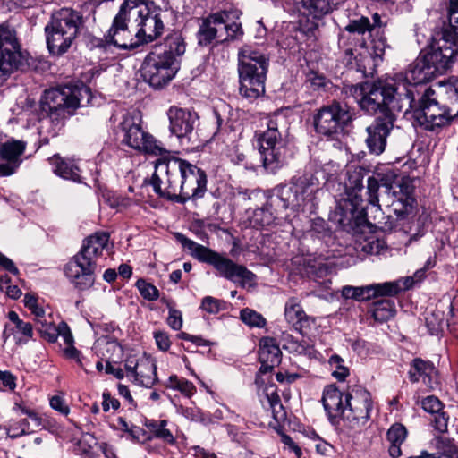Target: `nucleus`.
Listing matches in <instances>:
<instances>
[{
    "label": "nucleus",
    "instance_id": "obj_41",
    "mask_svg": "<svg viewBox=\"0 0 458 458\" xmlns=\"http://www.w3.org/2000/svg\"><path fill=\"white\" fill-rule=\"evenodd\" d=\"M257 388L259 391H262L263 394L266 395L269 406L272 410L274 419L276 420H283L285 417L286 413L281 403L280 396L277 393V386L270 381L267 382L266 379L264 378L263 386L259 388L257 386Z\"/></svg>",
    "mask_w": 458,
    "mask_h": 458
},
{
    "label": "nucleus",
    "instance_id": "obj_38",
    "mask_svg": "<svg viewBox=\"0 0 458 458\" xmlns=\"http://www.w3.org/2000/svg\"><path fill=\"white\" fill-rule=\"evenodd\" d=\"M167 424L168 421L166 420H156L152 419H146L144 426L149 430V434L146 437V440L150 441L153 438H157L167 445H175L176 439L170 429L166 428Z\"/></svg>",
    "mask_w": 458,
    "mask_h": 458
},
{
    "label": "nucleus",
    "instance_id": "obj_63",
    "mask_svg": "<svg viewBox=\"0 0 458 458\" xmlns=\"http://www.w3.org/2000/svg\"><path fill=\"white\" fill-rule=\"evenodd\" d=\"M166 323L173 330H180L183 325L182 311L176 309H170Z\"/></svg>",
    "mask_w": 458,
    "mask_h": 458
},
{
    "label": "nucleus",
    "instance_id": "obj_61",
    "mask_svg": "<svg viewBox=\"0 0 458 458\" xmlns=\"http://www.w3.org/2000/svg\"><path fill=\"white\" fill-rule=\"evenodd\" d=\"M153 337L158 350L167 352L172 344L170 335L164 330H157L153 332Z\"/></svg>",
    "mask_w": 458,
    "mask_h": 458
},
{
    "label": "nucleus",
    "instance_id": "obj_13",
    "mask_svg": "<svg viewBox=\"0 0 458 458\" xmlns=\"http://www.w3.org/2000/svg\"><path fill=\"white\" fill-rule=\"evenodd\" d=\"M342 92L354 98L363 112L374 114L380 106L389 105L396 89L394 88V78L388 77L371 82L345 85Z\"/></svg>",
    "mask_w": 458,
    "mask_h": 458
},
{
    "label": "nucleus",
    "instance_id": "obj_9",
    "mask_svg": "<svg viewBox=\"0 0 458 458\" xmlns=\"http://www.w3.org/2000/svg\"><path fill=\"white\" fill-rule=\"evenodd\" d=\"M369 172V169L361 165H352L347 167V198L338 203L333 215V219L344 230L353 229L364 219L361 191L364 189L363 179Z\"/></svg>",
    "mask_w": 458,
    "mask_h": 458
},
{
    "label": "nucleus",
    "instance_id": "obj_11",
    "mask_svg": "<svg viewBox=\"0 0 458 458\" xmlns=\"http://www.w3.org/2000/svg\"><path fill=\"white\" fill-rule=\"evenodd\" d=\"M355 119L354 107L344 101L334 99L314 111L312 125L318 137L335 140L349 133Z\"/></svg>",
    "mask_w": 458,
    "mask_h": 458
},
{
    "label": "nucleus",
    "instance_id": "obj_50",
    "mask_svg": "<svg viewBox=\"0 0 458 458\" xmlns=\"http://www.w3.org/2000/svg\"><path fill=\"white\" fill-rule=\"evenodd\" d=\"M135 286L137 287L142 298L147 301H153L159 298L158 289L154 284L147 282L143 278L138 279Z\"/></svg>",
    "mask_w": 458,
    "mask_h": 458
},
{
    "label": "nucleus",
    "instance_id": "obj_56",
    "mask_svg": "<svg viewBox=\"0 0 458 458\" xmlns=\"http://www.w3.org/2000/svg\"><path fill=\"white\" fill-rule=\"evenodd\" d=\"M318 27L317 21L310 20L307 15H302L298 20L296 30L305 36H312Z\"/></svg>",
    "mask_w": 458,
    "mask_h": 458
},
{
    "label": "nucleus",
    "instance_id": "obj_33",
    "mask_svg": "<svg viewBox=\"0 0 458 458\" xmlns=\"http://www.w3.org/2000/svg\"><path fill=\"white\" fill-rule=\"evenodd\" d=\"M388 192L387 198L390 199H398L410 203H416L414 197L415 185L414 180L410 177H403L399 182L386 186Z\"/></svg>",
    "mask_w": 458,
    "mask_h": 458
},
{
    "label": "nucleus",
    "instance_id": "obj_49",
    "mask_svg": "<svg viewBox=\"0 0 458 458\" xmlns=\"http://www.w3.org/2000/svg\"><path fill=\"white\" fill-rule=\"evenodd\" d=\"M328 362L332 368H335V370L332 372V376L338 381H344L350 375L349 369L344 365V361L339 355H332L329 358Z\"/></svg>",
    "mask_w": 458,
    "mask_h": 458
},
{
    "label": "nucleus",
    "instance_id": "obj_24",
    "mask_svg": "<svg viewBox=\"0 0 458 458\" xmlns=\"http://www.w3.org/2000/svg\"><path fill=\"white\" fill-rule=\"evenodd\" d=\"M282 352L276 340L273 337H262L259 341V360L260 368L255 377V385L261 388L264 376L270 373L281 362Z\"/></svg>",
    "mask_w": 458,
    "mask_h": 458
},
{
    "label": "nucleus",
    "instance_id": "obj_54",
    "mask_svg": "<svg viewBox=\"0 0 458 458\" xmlns=\"http://www.w3.org/2000/svg\"><path fill=\"white\" fill-rule=\"evenodd\" d=\"M225 301L212 296H206L202 299L200 308L208 314H217L225 309Z\"/></svg>",
    "mask_w": 458,
    "mask_h": 458
},
{
    "label": "nucleus",
    "instance_id": "obj_30",
    "mask_svg": "<svg viewBox=\"0 0 458 458\" xmlns=\"http://www.w3.org/2000/svg\"><path fill=\"white\" fill-rule=\"evenodd\" d=\"M229 11L222 10L209 13L201 19L199 30L196 33L198 45L201 47L211 46L218 37L217 25H222L229 18Z\"/></svg>",
    "mask_w": 458,
    "mask_h": 458
},
{
    "label": "nucleus",
    "instance_id": "obj_16",
    "mask_svg": "<svg viewBox=\"0 0 458 458\" xmlns=\"http://www.w3.org/2000/svg\"><path fill=\"white\" fill-rule=\"evenodd\" d=\"M179 157L170 155H162L155 161V171L148 184L159 198L176 202L179 192Z\"/></svg>",
    "mask_w": 458,
    "mask_h": 458
},
{
    "label": "nucleus",
    "instance_id": "obj_32",
    "mask_svg": "<svg viewBox=\"0 0 458 458\" xmlns=\"http://www.w3.org/2000/svg\"><path fill=\"white\" fill-rule=\"evenodd\" d=\"M48 162L57 176L74 182H82L81 170L74 159L62 157L55 154L48 158Z\"/></svg>",
    "mask_w": 458,
    "mask_h": 458
},
{
    "label": "nucleus",
    "instance_id": "obj_23",
    "mask_svg": "<svg viewBox=\"0 0 458 458\" xmlns=\"http://www.w3.org/2000/svg\"><path fill=\"white\" fill-rule=\"evenodd\" d=\"M401 291L398 283L385 282L379 284H371L364 286L343 287L342 295L345 299H352L356 301H367L378 297L396 296Z\"/></svg>",
    "mask_w": 458,
    "mask_h": 458
},
{
    "label": "nucleus",
    "instance_id": "obj_44",
    "mask_svg": "<svg viewBox=\"0 0 458 458\" xmlns=\"http://www.w3.org/2000/svg\"><path fill=\"white\" fill-rule=\"evenodd\" d=\"M241 320L250 327H264L267 324L265 318L259 312L246 308L240 312Z\"/></svg>",
    "mask_w": 458,
    "mask_h": 458
},
{
    "label": "nucleus",
    "instance_id": "obj_10",
    "mask_svg": "<svg viewBox=\"0 0 458 458\" xmlns=\"http://www.w3.org/2000/svg\"><path fill=\"white\" fill-rule=\"evenodd\" d=\"M175 238L191 255L199 262L212 266L216 275L233 283L245 284L251 282L255 275L244 265L238 264L224 253H219L210 248L203 246L182 233H176Z\"/></svg>",
    "mask_w": 458,
    "mask_h": 458
},
{
    "label": "nucleus",
    "instance_id": "obj_29",
    "mask_svg": "<svg viewBox=\"0 0 458 458\" xmlns=\"http://www.w3.org/2000/svg\"><path fill=\"white\" fill-rule=\"evenodd\" d=\"M27 143L23 140H10L0 145V159L4 163L0 164L2 177L10 176L16 173L25 152Z\"/></svg>",
    "mask_w": 458,
    "mask_h": 458
},
{
    "label": "nucleus",
    "instance_id": "obj_47",
    "mask_svg": "<svg viewBox=\"0 0 458 458\" xmlns=\"http://www.w3.org/2000/svg\"><path fill=\"white\" fill-rule=\"evenodd\" d=\"M106 199L113 208H127L137 203L135 199L115 191L108 192Z\"/></svg>",
    "mask_w": 458,
    "mask_h": 458
},
{
    "label": "nucleus",
    "instance_id": "obj_18",
    "mask_svg": "<svg viewBox=\"0 0 458 458\" xmlns=\"http://www.w3.org/2000/svg\"><path fill=\"white\" fill-rule=\"evenodd\" d=\"M396 106H400L399 98L396 100L394 97L391 98L389 105L380 106L375 114L377 116L371 124L367 127L366 131L368 136L366 143L371 153L378 155L385 150L386 139L393 130L395 122L394 113H400L398 109L395 108Z\"/></svg>",
    "mask_w": 458,
    "mask_h": 458
},
{
    "label": "nucleus",
    "instance_id": "obj_14",
    "mask_svg": "<svg viewBox=\"0 0 458 458\" xmlns=\"http://www.w3.org/2000/svg\"><path fill=\"white\" fill-rule=\"evenodd\" d=\"M374 401L371 393L360 384L348 385L344 391V430L349 436L361 432L371 418Z\"/></svg>",
    "mask_w": 458,
    "mask_h": 458
},
{
    "label": "nucleus",
    "instance_id": "obj_58",
    "mask_svg": "<svg viewBox=\"0 0 458 458\" xmlns=\"http://www.w3.org/2000/svg\"><path fill=\"white\" fill-rule=\"evenodd\" d=\"M449 415L447 412L442 411L435 415L431 420V425L440 434L446 433L448 431Z\"/></svg>",
    "mask_w": 458,
    "mask_h": 458
},
{
    "label": "nucleus",
    "instance_id": "obj_39",
    "mask_svg": "<svg viewBox=\"0 0 458 458\" xmlns=\"http://www.w3.org/2000/svg\"><path fill=\"white\" fill-rule=\"evenodd\" d=\"M59 336L62 338L65 345L63 349L64 357L67 359L76 360V362L81 368H82L84 370H87L83 365L81 357V352L74 346V338L71 331V328L65 321H61L59 323L58 337Z\"/></svg>",
    "mask_w": 458,
    "mask_h": 458
},
{
    "label": "nucleus",
    "instance_id": "obj_59",
    "mask_svg": "<svg viewBox=\"0 0 458 458\" xmlns=\"http://www.w3.org/2000/svg\"><path fill=\"white\" fill-rule=\"evenodd\" d=\"M445 309L448 310L450 315V318L446 319V327L454 337L458 338V309L454 308L452 301L445 304Z\"/></svg>",
    "mask_w": 458,
    "mask_h": 458
},
{
    "label": "nucleus",
    "instance_id": "obj_46",
    "mask_svg": "<svg viewBox=\"0 0 458 458\" xmlns=\"http://www.w3.org/2000/svg\"><path fill=\"white\" fill-rule=\"evenodd\" d=\"M222 24L225 26L226 36L223 39L219 40L218 43L223 44L242 40L244 35V30L241 22L233 21L231 23H227L226 21L225 23Z\"/></svg>",
    "mask_w": 458,
    "mask_h": 458
},
{
    "label": "nucleus",
    "instance_id": "obj_3",
    "mask_svg": "<svg viewBox=\"0 0 458 458\" xmlns=\"http://www.w3.org/2000/svg\"><path fill=\"white\" fill-rule=\"evenodd\" d=\"M91 89L83 83L58 86L44 90L39 101V130L52 137L59 135L67 115L89 104Z\"/></svg>",
    "mask_w": 458,
    "mask_h": 458
},
{
    "label": "nucleus",
    "instance_id": "obj_45",
    "mask_svg": "<svg viewBox=\"0 0 458 458\" xmlns=\"http://www.w3.org/2000/svg\"><path fill=\"white\" fill-rule=\"evenodd\" d=\"M17 344H27L33 337V327L31 323L21 321L12 329Z\"/></svg>",
    "mask_w": 458,
    "mask_h": 458
},
{
    "label": "nucleus",
    "instance_id": "obj_57",
    "mask_svg": "<svg viewBox=\"0 0 458 458\" xmlns=\"http://www.w3.org/2000/svg\"><path fill=\"white\" fill-rule=\"evenodd\" d=\"M86 46L89 50L99 49L104 53H106L111 47L109 41L107 40L106 34L104 36V38L89 36L86 39Z\"/></svg>",
    "mask_w": 458,
    "mask_h": 458
},
{
    "label": "nucleus",
    "instance_id": "obj_1",
    "mask_svg": "<svg viewBox=\"0 0 458 458\" xmlns=\"http://www.w3.org/2000/svg\"><path fill=\"white\" fill-rule=\"evenodd\" d=\"M387 22L377 13L369 17L350 19L339 34L338 46L344 62L350 70L372 77L383 62L386 49L390 47L386 35Z\"/></svg>",
    "mask_w": 458,
    "mask_h": 458
},
{
    "label": "nucleus",
    "instance_id": "obj_17",
    "mask_svg": "<svg viewBox=\"0 0 458 458\" xmlns=\"http://www.w3.org/2000/svg\"><path fill=\"white\" fill-rule=\"evenodd\" d=\"M28 52L22 49L16 30L8 23L0 24V72L4 75L22 70L28 64Z\"/></svg>",
    "mask_w": 458,
    "mask_h": 458
},
{
    "label": "nucleus",
    "instance_id": "obj_35",
    "mask_svg": "<svg viewBox=\"0 0 458 458\" xmlns=\"http://www.w3.org/2000/svg\"><path fill=\"white\" fill-rule=\"evenodd\" d=\"M368 314L379 324L387 322L396 314V306L394 300L385 298L373 301L369 309Z\"/></svg>",
    "mask_w": 458,
    "mask_h": 458
},
{
    "label": "nucleus",
    "instance_id": "obj_31",
    "mask_svg": "<svg viewBox=\"0 0 458 458\" xmlns=\"http://www.w3.org/2000/svg\"><path fill=\"white\" fill-rule=\"evenodd\" d=\"M284 318L287 323L302 335H307L314 323V319L305 313L301 301L296 297L289 298L285 302Z\"/></svg>",
    "mask_w": 458,
    "mask_h": 458
},
{
    "label": "nucleus",
    "instance_id": "obj_6",
    "mask_svg": "<svg viewBox=\"0 0 458 458\" xmlns=\"http://www.w3.org/2000/svg\"><path fill=\"white\" fill-rule=\"evenodd\" d=\"M269 58L259 50L242 48L238 53L239 95L253 103L266 93Z\"/></svg>",
    "mask_w": 458,
    "mask_h": 458
},
{
    "label": "nucleus",
    "instance_id": "obj_27",
    "mask_svg": "<svg viewBox=\"0 0 458 458\" xmlns=\"http://www.w3.org/2000/svg\"><path fill=\"white\" fill-rule=\"evenodd\" d=\"M321 403L332 425H338L340 420L344 422V391H341L335 384L327 385L322 392Z\"/></svg>",
    "mask_w": 458,
    "mask_h": 458
},
{
    "label": "nucleus",
    "instance_id": "obj_52",
    "mask_svg": "<svg viewBox=\"0 0 458 458\" xmlns=\"http://www.w3.org/2000/svg\"><path fill=\"white\" fill-rule=\"evenodd\" d=\"M415 203L402 201L398 199H391L387 204L390 210L396 216L398 219H403L409 213L411 212Z\"/></svg>",
    "mask_w": 458,
    "mask_h": 458
},
{
    "label": "nucleus",
    "instance_id": "obj_25",
    "mask_svg": "<svg viewBox=\"0 0 458 458\" xmlns=\"http://www.w3.org/2000/svg\"><path fill=\"white\" fill-rule=\"evenodd\" d=\"M167 116L170 132L175 135L182 143L185 140L190 141L198 119L197 114L186 108L172 106L167 110Z\"/></svg>",
    "mask_w": 458,
    "mask_h": 458
},
{
    "label": "nucleus",
    "instance_id": "obj_22",
    "mask_svg": "<svg viewBox=\"0 0 458 458\" xmlns=\"http://www.w3.org/2000/svg\"><path fill=\"white\" fill-rule=\"evenodd\" d=\"M128 4L124 1L119 7V11L114 16L110 29L107 30V40L110 46L116 47L124 50H136L141 44L139 38H133L129 30V22L131 19L129 17Z\"/></svg>",
    "mask_w": 458,
    "mask_h": 458
},
{
    "label": "nucleus",
    "instance_id": "obj_7",
    "mask_svg": "<svg viewBox=\"0 0 458 458\" xmlns=\"http://www.w3.org/2000/svg\"><path fill=\"white\" fill-rule=\"evenodd\" d=\"M83 23L82 14L72 8L63 7L54 11L44 28L49 53L54 56H62L67 53Z\"/></svg>",
    "mask_w": 458,
    "mask_h": 458
},
{
    "label": "nucleus",
    "instance_id": "obj_64",
    "mask_svg": "<svg viewBox=\"0 0 458 458\" xmlns=\"http://www.w3.org/2000/svg\"><path fill=\"white\" fill-rule=\"evenodd\" d=\"M307 80L313 86L314 89H319L321 88H325L327 85V78L324 74L318 73L314 71H310L307 74Z\"/></svg>",
    "mask_w": 458,
    "mask_h": 458
},
{
    "label": "nucleus",
    "instance_id": "obj_60",
    "mask_svg": "<svg viewBox=\"0 0 458 458\" xmlns=\"http://www.w3.org/2000/svg\"><path fill=\"white\" fill-rule=\"evenodd\" d=\"M310 231L320 238L328 235L330 229L326 220L321 217H315L310 221Z\"/></svg>",
    "mask_w": 458,
    "mask_h": 458
},
{
    "label": "nucleus",
    "instance_id": "obj_62",
    "mask_svg": "<svg viewBox=\"0 0 458 458\" xmlns=\"http://www.w3.org/2000/svg\"><path fill=\"white\" fill-rule=\"evenodd\" d=\"M50 407L59 412L63 416H68L70 413V408L66 404L65 400L61 395H54L49 399Z\"/></svg>",
    "mask_w": 458,
    "mask_h": 458
},
{
    "label": "nucleus",
    "instance_id": "obj_55",
    "mask_svg": "<svg viewBox=\"0 0 458 458\" xmlns=\"http://www.w3.org/2000/svg\"><path fill=\"white\" fill-rule=\"evenodd\" d=\"M380 184L378 180L374 176H370L367 180V195L369 204L376 207H379L378 191Z\"/></svg>",
    "mask_w": 458,
    "mask_h": 458
},
{
    "label": "nucleus",
    "instance_id": "obj_53",
    "mask_svg": "<svg viewBox=\"0 0 458 458\" xmlns=\"http://www.w3.org/2000/svg\"><path fill=\"white\" fill-rule=\"evenodd\" d=\"M421 408L428 413L435 415L444 411L445 404L435 395H428L421 400Z\"/></svg>",
    "mask_w": 458,
    "mask_h": 458
},
{
    "label": "nucleus",
    "instance_id": "obj_26",
    "mask_svg": "<svg viewBox=\"0 0 458 458\" xmlns=\"http://www.w3.org/2000/svg\"><path fill=\"white\" fill-rule=\"evenodd\" d=\"M408 377L411 383L421 382L429 390H435L440 386L439 371L429 360L419 357L412 359Z\"/></svg>",
    "mask_w": 458,
    "mask_h": 458
},
{
    "label": "nucleus",
    "instance_id": "obj_5",
    "mask_svg": "<svg viewBox=\"0 0 458 458\" xmlns=\"http://www.w3.org/2000/svg\"><path fill=\"white\" fill-rule=\"evenodd\" d=\"M109 239V233L104 231L90 234L83 240L80 250L64 265V273L76 290L83 292L94 285L98 261Z\"/></svg>",
    "mask_w": 458,
    "mask_h": 458
},
{
    "label": "nucleus",
    "instance_id": "obj_2",
    "mask_svg": "<svg viewBox=\"0 0 458 458\" xmlns=\"http://www.w3.org/2000/svg\"><path fill=\"white\" fill-rule=\"evenodd\" d=\"M319 181L311 172L304 170L293 176L288 183L277 185L266 203L248 216L249 225L257 230L269 228L281 218L283 211L314 212Z\"/></svg>",
    "mask_w": 458,
    "mask_h": 458
},
{
    "label": "nucleus",
    "instance_id": "obj_34",
    "mask_svg": "<svg viewBox=\"0 0 458 458\" xmlns=\"http://www.w3.org/2000/svg\"><path fill=\"white\" fill-rule=\"evenodd\" d=\"M408 437L406 427L399 422L390 426L386 431V438L388 442V453L392 458H398L402 455L401 446Z\"/></svg>",
    "mask_w": 458,
    "mask_h": 458
},
{
    "label": "nucleus",
    "instance_id": "obj_36",
    "mask_svg": "<svg viewBox=\"0 0 458 458\" xmlns=\"http://www.w3.org/2000/svg\"><path fill=\"white\" fill-rule=\"evenodd\" d=\"M131 380L141 386H153L158 381L156 362L148 359H141Z\"/></svg>",
    "mask_w": 458,
    "mask_h": 458
},
{
    "label": "nucleus",
    "instance_id": "obj_19",
    "mask_svg": "<svg viewBox=\"0 0 458 458\" xmlns=\"http://www.w3.org/2000/svg\"><path fill=\"white\" fill-rule=\"evenodd\" d=\"M179 192L176 202L184 204L189 200L202 199L207 191L206 172L196 165L179 157Z\"/></svg>",
    "mask_w": 458,
    "mask_h": 458
},
{
    "label": "nucleus",
    "instance_id": "obj_51",
    "mask_svg": "<svg viewBox=\"0 0 458 458\" xmlns=\"http://www.w3.org/2000/svg\"><path fill=\"white\" fill-rule=\"evenodd\" d=\"M38 322L40 323L38 331L41 336L49 343H55L58 339L59 324L55 326L54 323L46 320H39Z\"/></svg>",
    "mask_w": 458,
    "mask_h": 458
},
{
    "label": "nucleus",
    "instance_id": "obj_12",
    "mask_svg": "<svg viewBox=\"0 0 458 458\" xmlns=\"http://www.w3.org/2000/svg\"><path fill=\"white\" fill-rule=\"evenodd\" d=\"M128 4V14L131 24L135 26L134 38H139L141 46L148 44L162 36L165 30L163 10L153 0H124Z\"/></svg>",
    "mask_w": 458,
    "mask_h": 458
},
{
    "label": "nucleus",
    "instance_id": "obj_4",
    "mask_svg": "<svg viewBox=\"0 0 458 458\" xmlns=\"http://www.w3.org/2000/svg\"><path fill=\"white\" fill-rule=\"evenodd\" d=\"M449 23L435 27L427 46L420 50L438 76L445 75L458 62V0H449Z\"/></svg>",
    "mask_w": 458,
    "mask_h": 458
},
{
    "label": "nucleus",
    "instance_id": "obj_8",
    "mask_svg": "<svg viewBox=\"0 0 458 458\" xmlns=\"http://www.w3.org/2000/svg\"><path fill=\"white\" fill-rule=\"evenodd\" d=\"M266 129L255 132L257 146L266 170L275 173L287 163L289 148L281 130L285 120L280 114H267Z\"/></svg>",
    "mask_w": 458,
    "mask_h": 458
},
{
    "label": "nucleus",
    "instance_id": "obj_28",
    "mask_svg": "<svg viewBox=\"0 0 458 458\" xmlns=\"http://www.w3.org/2000/svg\"><path fill=\"white\" fill-rule=\"evenodd\" d=\"M151 51L180 67L181 57L186 51V42L182 33L179 30H172L164 38L162 42L156 44Z\"/></svg>",
    "mask_w": 458,
    "mask_h": 458
},
{
    "label": "nucleus",
    "instance_id": "obj_20",
    "mask_svg": "<svg viewBox=\"0 0 458 458\" xmlns=\"http://www.w3.org/2000/svg\"><path fill=\"white\" fill-rule=\"evenodd\" d=\"M438 77L433 67L426 61L423 55L420 52L418 57L409 64L404 72V79L397 82L394 79V88L396 89L394 98L398 99L403 97H408L406 90H411L415 94L414 97L422 94V85L426 84L435 78Z\"/></svg>",
    "mask_w": 458,
    "mask_h": 458
},
{
    "label": "nucleus",
    "instance_id": "obj_15",
    "mask_svg": "<svg viewBox=\"0 0 458 458\" xmlns=\"http://www.w3.org/2000/svg\"><path fill=\"white\" fill-rule=\"evenodd\" d=\"M118 133L121 134V143L131 148L155 156L167 153L152 135L142 129L141 117L135 111L123 115L118 125Z\"/></svg>",
    "mask_w": 458,
    "mask_h": 458
},
{
    "label": "nucleus",
    "instance_id": "obj_21",
    "mask_svg": "<svg viewBox=\"0 0 458 458\" xmlns=\"http://www.w3.org/2000/svg\"><path fill=\"white\" fill-rule=\"evenodd\" d=\"M180 67L173 62L163 59L150 51L141 65L143 81L155 89H160L167 85L176 75Z\"/></svg>",
    "mask_w": 458,
    "mask_h": 458
},
{
    "label": "nucleus",
    "instance_id": "obj_48",
    "mask_svg": "<svg viewBox=\"0 0 458 458\" xmlns=\"http://www.w3.org/2000/svg\"><path fill=\"white\" fill-rule=\"evenodd\" d=\"M30 425L28 419H21L16 422L10 424L6 430L8 437L16 439L22 436H27L31 433Z\"/></svg>",
    "mask_w": 458,
    "mask_h": 458
},
{
    "label": "nucleus",
    "instance_id": "obj_43",
    "mask_svg": "<svg viewBox=\"0 0 458 458\" xmlns=\"http://www.w3.org/2000/svg\"><path fill=\"white\" fill-rule=\"evenodd\" d=\"M164 386L166 388L180 392L187 398H191L197 392V388L192 382L175 374L171 375L165 382Z\"/></svg>",
    "mask_w": 458,
    "mask_h": 458
},
{
    "label": "nucleus",
    "instance_id": "obj_37",
    "mask_svg": "<svg viewBox=\"0 0 458 458\" xmlns=\"http://www.w3.org/2000/svg\"><path fill=\"white\" fill-rule=\"evenodd\" d=\"M436 441V453L421 451V458H458V443L450 437L437 436Z\"/></svg>",
    "mask_w": 458,
    "mask_h": 458
},
{
    "label": "nucleus",
    "instance_id": "obj_42",
    "mask_svg": "<svg viewBox=\"0 0 458 458\" xmlns=\"http://www.w3.org/2000/svg\"><path fill=\"white\" fill-rule=\"evenodd\" d=\"M302 7L315 20L322 19L341 4L335 0H302Z\"/></svg>",
    "mask_w": 458,
    "mask_h": 458
},
{
    "label": "nucleus",
    "instance_id": "obj_40",
    "mask_svg": "<svg viewBox=\"0 0 458 458\" xmlns=\"http://www.w3.org/2000/svg\"><path fill=\"white\" fill-rule=\"evenodd\" d=\"M445 304L441 301L434 310L428 312L425 317V325L431 335H443L444 329L446 327V319L445 316Z\"/></svg>",
    "mask_w": 458,
    "mask_h": 458
}]
</instances>
